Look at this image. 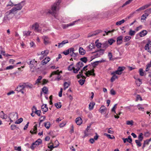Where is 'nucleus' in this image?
<instances>
[{
  "label": "nucleus",
  "instance_id": "bf43d9fd",
  "mask_svg": "<svg viewBox=\"0 0 151 151\" xmlns=\"http://www.w3.org/2000/svg\"><path fill=\"white\" fill-rule=\"evenodd\" d=\"M108 56L109 57V58L110 60H112V55L111 52H109L108 53Z\"/></svg>",
  "mask_w": 151,
  "mask_h": 151
},
{
  "label": "nucleus",
  "instance_id": "aec40b11",
  "mask_svg": "<svg viewBox=\"0 0 151 151\" xmlns=\"http://www.w3.org/2000/svg\"><path fill=\"white\" fill-rule=\"evenodd\" d=\"M68 41L67 40H65L59 43L58 47V48L62 47L65 44L68 43Z\"/></svg>",
  "mask_w": 151,
  "mask_h": 151
},
{
  "label": "nucleus",
  "instance_id": "4468645a",
  "mask_svg": "<svg viewBox=\"0 0 151 151\" xmlns=\"http://www.w3.org/2000/svg\"><path fill=\"white\" fill-rule=\"evenodd\" d=\"M123 37L122 36L118 37L116 39V44L117 45L121 44L123 42Z\"/></svg>",
  "mask_w": 151,
  "mask_h": 151
},
{
  "label": "nucleus",
  "instance_id": "ddd939ff",
  "mask_svg": "<svg viewBox=\"0 0 151 151\" xmlns=\"http://www.w3.org/2000/svg\"><path fill=\"white\" fill-rule=\"evenodd\" d=\"M24 88H29L30 89L35 88V86L31 83H24L23 84Z\"/></svg>",
  "mask_w": 151,
  "mask_h": 151
},
{
  "label": "nucleus",
  "instance_id": "69168bd1",
  "mask_svg": "<svg viewBox=\"0 0 151 151\" xmlns=\"http://www.w3.org/2000/svg\"><path fill=\"white\" fill-rule=\"evenodd\" d=\"M147 6L146 5H145L139 8V9L140 10V11H141V10H144L145 9L147 8Z\"/></svg>",
  "mask_w": 151,
  "mask_h": 151
},
{
  "label": "nucleus",
  "instance_id": "6ab92c4d",
  "mask_svg": "<svg viewBox=\"0 0 151 151\" xmlns=\"http://www.w3.org/2000/svg\"><path fill=\"white\" fill-rule=\"evenodd\" d=\"M75 122L78 125H80L82 123V119L80 117H78L76 119Z\"/></svg>",
  "mask_w": 151,
  "mask_h": 151
},
{
  "label": "nucleus",
  "instance_id": "0e129e2a",
  "mask_svg": "<svg viewBox=\"0 0 151 151\" xmlns=\"http://www.w3.org/2000/svg\"><path fill=\"white\" fill-rule=\"evenodd\" d=\"M147 6L146 5H145L139 8V9L140 10V11H141V10H144L145 9L147 8Z\"/></svg>",
  "mask_w": 151,
  "mask_h": 151
},
{
  "label": "nucleus",
  "instance_id": "f3484780",
  "mask_svg": "<svg viewBox=\"0 0 151 151\" xmlns=\"http://www.w3.org/2000/svg\"><path fill=\"white\" fill-rule=\"evenodd\" d=\"M116 74L115 72H113L111 73V74L113 75L111 79V82H113L116 79L118 78V76H116Z\"/></svg>",
  "mask_w": 151,
  "mask_h": 151
},
{
  "label": "nucleus",
  "instance_id": "dca6fc26",
  "mask_svg": "<svg viewBox=\"0 0 151 151\" xmlns=\"http://www.w3.org/2000/svg\"><path fill=\"white\" fill-rule=\"evenodd\" d=\"M94 70L93 69L90 70H88L87 72H86L85 73V74L86 76H89L90 75H93L94 76L95 74L94 73Z\"/></svg>",
  "mask_w": 151,
  "mask_h": 151
},
{
  "label": "nucleus",
  "instance_id": "052dcab7",
  "mask_svg": "<svg viewBox=\"0 0 151 151\" xmlns=\"http://www.w3.org/2000/svg\"><path fill=\"white\" fill-rule=\"evenodd\" d=\"M117 105V104H116L111 109V111H112L114 112L115 114H116L115 109L116 108V106Z\"/></svg>",
  "mask_w": 151,
  "mask_h": 151
},
{
  "label": "nucleus",
  "instance_id": "13d9d810",
  "mask_svg": "<svg viewBox=\"0 0 151 151\" xmlns=\"http://www.w3.org/2000/svg\"><path fill=\"white\" fill-rule=\"evenodd\" d=\"M34 113L37 114L38 116H40V113H41V111L40 110H37L35 111Z\"/></svg>",
  "mask_w": 151,
  "mask_h": 151
},
{
  "label": "nucleus",
  "instance_id": "3c124183",
  "mask_svg": "<svg viewBox=\"0 0 151 151\" xmlns=\"http://www.w3.org/2000/svg\"><path fill=\"white\" fill-rule=\"evenodd\" d=\"M69 86V84L66 82H65L64 84V89L65 90L66 88H68Z\"/></svg>",
  "mask_w": 151,
  "mask_h": 151
},
{
  "label": "nucleus",
  "instance_id": "39448f33",
  "mask_svg": "<svg viewBox=\"0 0 151 151\" xmlns=\"http://www.w3.org/2000/svg\"><path fill=\"white\" fill-rule=\"evenodd\" d=\"M27 63L29 65V67L31 69L35 68L37 65V62L34 59L30 60Z\"/></svg>",
  "mask_w": 151,
  "mask_h": 151
},
{
  "label": "nucleus",
  "instance_id": "473e14b6",
  "mask_svg": "<svg viewBox=\"0 0 151 151\" xmlns=\"http://www.w3.org/2000/svg\"><path fill=\"white\" fill-rule=\"evenodd\" d=\"M136 33V31L134 30H132V29H130L129 32V35L131 36H133Z\"/></svg>",
  "mask_w": 151,
  "mask_h": 151
},
{
  "label": "nucleus",
  "instance_id": "7c9ffc66",
  "mask_svg": "<svg viewBox=\"0 0 151 151\" xmlns=\"http://www.w3.org/2000/svg\"><path fill=\"white\" fill-rule=\"evenodd\" d=\"M34 143L35 145L37 147L42 143V141L41 139H38Z\"/></svg>",
  "mask_w": 151,
  "mask_h": 151
},
{
  "label": "nucleus",
  "instance_id": "680f3d73",
  "mask_svg": "<svg viewBox=\"0 0 151 151\" xmlns=\"http://www.w3.org/2000/svg\"><path fill=\"white\" fill-rule=\"evenodd\" d=\"M80 69L79 68H74L73 69V73H77Z\"/></svg>",
  "mask_w": 151,
  "mask_h": 151
},
{
  "label": "nucleus",
  "instance_id": "0eeeda50",
  "mask_svg": "<svg viewBox=\"0 0 151 151\" xmlns=\"http://www.w3.org/2000/svg\"><path fill=\"white\" fill-rule=\"evenodd\" d=\"M10 14H7L4 17L3 20V23H5V24H7L9 22V20L10 19Z\"/></svg>",
  "mask_w": 151,
  "mask_h": 151
},
{
  "label": "nucleus",
  "instance_id": "09e8293b",
  "mask_svg": "<svg viewBox=\"0 0 151 151\" xmlns=\"http://www.w3.org/2000/svg\"><path fill=\"white\" fill-rule=\"evenodd\" d=\"M126 124L127 125H132L133 124V122L132 120L127 121H126Z\"/></svg>",
  "mask_w": 151,
  "mask_h": 151
},
{
  "label": "nucleus",
  "instance_id": "4d7b16f0",
  "mask_svg": "<svg viewBox=\"0 0 151 151\" xmlns=\"http://www.w3.org/2000/svg\"><path fill=\"white\" fill-rule=\"evenodd\" d=\"M14 66H13L12 65H9L6 68L5 70H10V69H12L13 68H14Z\"/></svg>",
  "mask_w": 151,
  "mask_h": 151
},
{
  "label": "nucleus",
  "instance_id": "cd10ccee",
  "mask_svg": "<svg viewBox=\"0 0 151 151\" xmlns=\"http://www.w3.org/2000/svg\"><path fill=\"white\" fill-rule=\"evenodd\" d=\"M42 110L44 112H46L48 110V108L47 106V104H45L43 105L41 107Z\"/></svg>",
  "mask_w": 151,
  "mask_h": 151
},
{
  "label": "nucleus",
  "instance_id": "393cba45",
  "mask_svg": "<svg viewBox=\"0 0 151 151\" xmlns=\"http://www.w3.org/2000/svg\"><path fill=\"white\" fill-rule=\"evenodd\" d=\"M79 52L80 54L82 55H84L86 51L82 47H80L79 49Z\"/></svg>",
  "mask_w": 151,
  "mask_h": 151
},
{
  "label": "nucleus",
  "instance_id": "2eb2a0df",
  "mask_svg": "<svg viewBox=\"0 0 151 151\" xmlns=\"http://www.w3.org/2000/svg\"><path fill=\"white\" fill-rule=\"evenodd\" d=\"M50 60V58L48 57H46L43 60L41 63L42 65H44L46 64Z\"/></svg>",
  "mask_w": 151,
  "mask_h": 151
},
{
  "label": "nucleus",
  "instance_id": "a18cd8bd",
  "mask_svg": "<svg viewBox=\"0 0 151 151\" xmlns=\"http://www.w3.org/2000/svg\"><path fill=\"white\" fill-rule=\"evenodd\" d=\"M141 142V141H139L138 140H135V143L138 147H141L142 145V144L140 142Z\"/></svg>",
  "mask_w": 151,
  "mask_h": 151
},
{
  "label": "nucleus",
  "instance_id": "b1692460",
  "mask_svg": "<svg viewBox=\"0 0 151 151\" xmlns=\"http://www.w3.org/2000/svg\"><path fill=\"white\" fill-rule=\"evenodd\" d=\"M109 46L108 43L107 41L104 42L102 43V47L103 50H105Z\"/></svg>",
  "mask_w": 151,
  "mask_h": 151
},
{
  "label": "nucleus",
  "instance_id": "338daca9",
  "mask_svg": "<svg viewBox=\"0 0 151 151\" xmlns=\"http://www.w3.org/2000/svg\"><path fill=\"white\" fill-rule=\"evenodd\" d=\"M101 62V61H98L96 62H94L93 64V66H95L97 65H98L99 62Z\"/></svg>",
  "mask_w": 151,
  "mask_h": 151
},
{
  "label": "nucleus",
  "instance_id": "9b49d317",
  "mask_svg": "<svg viewBox=\"0 0 151 151\" xmlns=\"http://www.w3.org/2000/svg\"><path fill=\"white\" fill-rule=\"evenodd\" d=\"M124 67H119L117 70L114 71L117 74L121 75L122 73V71L125 69Z\"/></svg>",
  "mask_w": 151,
  "mask_h": 151
},
{
  "label": "nucleus",
  "instance_id": "7ed1b4c3",
  "mask_svg": "<svg viewBox=\"0 0 151 151\" xmlns=\"http://www.w3.org/2000/svg\"><path fill=\"white\" fill-rule=\"evenodd\" d=\"M53 75H55L57 76V77L54 79L55 81H59L60 80V75L59 73L58 70L56 71H54L52 72L50 76V77H52Z\"/></svg>",
  "mask_w": 151,
  "mask_h": 151
},
{
  "label": "nucleus",
  "instance_id": "c9c22d12",
  "mask_svg": "<svg viewBox=\"0 0 151 151\" xmlns=\"http://www.w3.org/2000/svg\"><path fill=\"white\" fill-rule=\"evenodd\" d=\"M148 14L147 13H145L142 15L141 17V19L142 20H145L146 18L148 16Z\"/></svg>",
  "mask_w": 151,
  "mask_h": 151
},
{
  "label": "nucleus",
  "instance_id": "f704fd0d",
  "mask_svg": "<svg viewBox=\"0 0 151 151\" xmlns=\"http://www.w3.org/2000/svg\"><path fill=\"white\" fill-rule=\"evenodd\" d=\"M50 123L49 122H46L44 123L45 127L47 129H48L49 128L50 126Z\"/></svg>",
  "mask_w": 151,
  "mask_h": 151
},
{
  "label": "nucleus",
  "instance_id": "e433bc0d",
  "mask_svg": "<svg viewBox=\"0 0 151 151\" xmlns=\"http://www.w3.org/2000/svg\"><path fill=\"white\" fill-rule=\"evenodd\" d=\"M104 135L111 139H113L115 138V137L114 136H112V137L110 134H108L106 133H104Z\"/></svg>",
  "mask_w": 151,
  "mask_h": 151
},
{
  "label": "nucleus",
  "instance_id": "a878e982",
  "mask_svg": "<svg viewBox=\"0 0 151 151\" xmlns=\"http://www.w3.org/2000/svg\"><path fill=\"white\" fill-rule=\"evenodd\" d=\"M17 11L15 8H13L11 10H10L7 13L8 14H10V15L11 16L12 14H14L16 13V11Z\"/></svg>",
  "mask_w": 151,
  "mask_h": 151
},
{
  "label": "nucleus",
  "instance_id": "a19ab883",
  "mask_svg": "<svg viewBox=\"0 0 151 151\" xmlns=\"http://www.w3.org/2000/svg\"><path fill=\"white\" fill-rule=\"evenodd\" d=\"M143 134L142 133H139V135L138 137V139L139 141H142L143 139V137L142 136Z\"/></svg>",
  "mask_w": 151,
  "mask_h": 151
},
{
  "label": "nucleus",
  "instance_id": "4c0bfd02",
  "mask_svg": "<svg viewBox=\"0 0 151 151\" xmlns=\"http://www.w3.org/2000/svg\"><path fill=\"white\" fill-rule=\"evenodd\" d=\"M131 39V37L130 36H125L124 39V42H125Z\"/></svg>",
  "mask_w": 151,
  "mask_h": 151
},
{
  "label": "nucleus",
  "instance_id": "1a4fd4ad",
  "mask_svg": "<svg viewBox=\"0 0 151 151\" xmlns=\"http://www.w3.org/2000/svg\"><path fill=\"white\" fill-rule=\"evenodd\" d=\"M145 49L148 52L151 53V44L149 41H148L145 46Z\"/></svg>",
  "mask_w": 151,
  "mask_h": 151
},
{
  "label": "nucleus",
  "instance_id": "ea45409f",
  "mask_svg": "<svg viewBox=\"0 0 151 151\" xmlns=\"http://www.w3.org/2000/svg\"><path fill=\"white\" fill-rule=\"evenodd\" d=\"M125 22V20L123 19L121 21H118L116 23V25H120L122 24L123 23Z\"/></svg>",
  "mask_w": 151,
  "mask_h": 151
},
{
  "label": "nucleus",
  "instance_id": "72a5a7b5",
  "mask_svg": "<svg viewBox=\"0 0 151 151\" xmlns=\"http://www.w3.org/2000/svg\"><path fill=\"white\" fill-rule=\"evenodd\" d=\"M95 104L94 103L92 102H91L89 105V108L90 110H92L93 107Z\"/></svg>",
  "mask_w": 151,
  "mask_h": 151
},
{
  "label": "nucleus",
  "instance_id": "6e6552de",
  "mask_svg": "<svg viewBox=\"0 0 151 151\" xmlns=\"http://www.w3.org/2000/svg\"><path fill=\"white\" fill-rule=\"evenodd\" d=\"M104 51L105 50H102V49H100L98 50L96 52V53L95 54V57H100V56L104 54Z\"/></svg>",
  "mask_w": 151,
  "mask_h": 151
},
{
  "label": "nucleus",
  "instance_id": "603ef678",
  "mask_svg": "<svg viewBox=\"0 0 151 151\" xmlns=\"http://www.w3.org/2000/svg\"><path fill=\"white\" fill-rule=\"evenodd\" d=\"M85 81V79H80L78 81L79 84L81 85H82L83 84Z\"/></svg>",
  "mask_w": 151,
  "mask_h": 151
},
{
  "label": "nucleus",
  "instance_id": "e2e57ef3",
  "mask_svg": "<svg viewBox=\"0 0 151 151\" xmlns=\"http://www.w3.org/2000/svg\"><path fill=\"white\" fill-rule=\"evenodd\" d=\"M69 49L63 52V53L65 55H67L69 53Z\"/></svg>",
  "mask_w": 151,
  "mask_h": 151
},
{
  "label": "nucleus",
  "instance_id": "5fc2aeb1",
  "mask_svg": "<svg viewBox=\"0 0 151 151\" xmlns=\"http://www.w3.org/2000/svg\"><path fill=\"white\" fill-rule=\"evenodd\" d=\"M42 79V77L40 76H39L38 77V79H37V80H36L35 84L40 83V81Z\"/></svg>",
  "mask_w": 151,
  "mask_h": 151
},
{
  "label": "nucleus",
  "instance_id": "412c9836",
  "mask_svg": "<svg viewBox=\"0 0 151 151\" xmlns=\"http://www.w3.org/2000/svg\"><path fill=\"white\" fill-rule=\"evenodd\" d=\"M32 33L31 31H24L23 32V35L25 37L29 35L30 34Z\"/></svg>",
  "mask_w": 151,
  "mask_h": 151
},
{
  "label": "nucleus",
  "instance_id": "774afa93",
  "mask_svg": "<svg viewBox=\"0 0 151 151\" xmlns=\"http://www.w3.org/2000/svg\"><path fill=\"white\" fill-rule=\"evenodd\" d=\"M128 142L129 143H131L132 142V140L131 138V136H129L127 138Z\"/></svg>",
  "mask_w": 151,
  "mask_h": 151
},
{
  "label": "nucleus",
  "instance_id": "49530a36",
  "mask_svg": "<svg viewBox=\"0 0 151 151\" xmlns=\"http://www.w3.org/2000/svg\"><path fill=\"white\" fill-rule=\"evenodd\" d=\"M151 141V137L149 139H146L144 141V144L146 145H148L149 144V142Z\"/></svg>",
  "mask_w": 151,
  "mask_h": 151
},
{
  "label": "nucleus",
  "instance_id": "79ce46f5",
  "mask_svg": "<svg viewBox=\"0 0 151 151\" xmlns=\"http://www.w3.org/2000/svg\"><path fill=\"white\" fill-rule=\"evenodd\" d=\"M136 84L137 86H139L142 83V81L141 79L138 78L136 81Z\"/></svg>",
  "mask_w": 151,
  "mask_h": 151
},
{
  "label": "nucleus",
  "instance_id": "864d4df0",
  "mask_svg": "<svg viewBox=\"0 0 151 151\" xmlns=\"http://www.w3.org/2000/svg\"><path fill=\"white\" fill-rule=\"evenodd\" d=\"M83 71L82 70H81V72H80L79 73V74H78L77 76V78H80V77H82L83 76V75L82 74Z\"/></svg>",
  "mask_w": 151,
  "mask_h": 151
},
{
  "label": "nucleus",
  "instance_id": "de8ad7c7",
  "mask_svg": "<svg viewBox=\"0 0 151 151\" xmlns=\"http://www.w3.org/2000/svg\"><path fill=\"white\" fill-rule=\"evenodd\" d=\"M23 118H20L19 119H18V120L17 121L15 122V124H19L23 121Z\"/></svg>",
  "mask_w": 151,
  "mask_h": 151
},
{
  "label": "nucleus",
  "instance_id": "6e6d98bb",
  "mask_svg": "<svg viewBox=\"0 0 151 151\" xmlns=\"http://www.w3.org/2000/svg\"><path fill=\"white\" fill-rule=\"evenodd\" d=\"M139 75L141 76H143L144 75V73L142 69H139Z\"/></svg>",
  "mask_w": 151,
  "mask_h": 151
},
{
  "label": "nucleus",
  "instance_id": "20e7f679",
  "mask_svg": "<svg viewBox=\"0 0 151 151\" xmlns=\"http://www.w3.org/2000/svg\"><path fill=\"white\" fill-rule=\"evenodd\" d=\"M8 117L9 119H12L14 120H15L18 118V114L17 113L11 112L9 114Z\"/></svg>",
  "mask_w": 151,
  "mask_h": 151
},
{
  "label": "nucleus",
  "instance_id": "58836bf2",
  "mask_svg": "<svg viewBox=\"0 0 151 151\" xmlns=\"http://www.w3.org/2000/svg\"><path fill=\"white\" fill-rule=\"evenodd\" d=\"M115 42V40L111 38L108 40L107 42L110 45H111L112 44Z\"/></svg>",
  "mask_w": 151,
  "mask_h": 151
},
{
  "label": "nucleus",
  "instance_id": "5701e85b",
  "mask_svg": "<svg viewBox=\"0 0 151 151\" xmlns=\"http://www.w3.org/2000/svg\"><path fill=\"white\" fill-rule=\"evenodd\" d=\"M24 89L23 84L20 85L16 88L15 90L20 92Z\"/></svg>",
  "mask_w": 151,
  "mask_h": 151
},
{
  "label": "nucleus",
  "instance_id": "f257e3e1",
  "mask_svg": "<svg viewBox=\"0 0 151 151\" xmlns=\"http://www.w3.org/2000/svg\"><path fill=\"white\" fill-rule=\"evenodd\" d=\"M60 2L58 1L55 3L52 6L51 10H49L48 12L49 13L53 15L57 19L58 18H57L56 15L57 10H58L59 9Z\"/></svg>",
  "mask_w": 151,
  "mask_h": 151
},
{
  "label": "nucleus",
  "instance_id": "8fccbe9b",
  "mask_svg": "<svg viewBox=\"0 0 151 151\" xmlns=\"http://www.w3.org/2000/svg\"><path fill=\"white\" fill-rule=\"evenodd\" d=\"M73 63L70 65L68 67V70L70 71H71L72 70H73L74 68V67L73 66Z\"/></svg>",
  "mask_w": 151,
  "mask_h": 151
},
{
  "label": "nucleus",
  "instance_id": "bb28decb",
  "mask_svg": "<svg viewBox=\"0 0 151 151\" xmlns=\"http://www.w3.org/2000/svg\"><path fill=\"white\" fill-rule=\"evenodd\" d=\"M84 65L83 64L82 62L79 61L78 62L76 65V67L79 68L80 69Z\"/></svg>",
  "mask_w": 151,
  "mask_h": 151
},
{
  "label": "nucleus",
  "instance_id": "c03bdc74",
  "mask_svg": "<svg viewBox=\"0 0 151 151\" xmlns=\"http://www.w3.org/2000/svg\"><path fill=\"white\" fill-rule=\"evenodd\" d=\"M42 91L45 93V94H46L47 93L48 91V90L47 88L46 87H44L42 88Z\"/></svg>",
  "mask_w": 151,
  "mask_h": 151
},
{
  "label": "nucleus",
  "instance_id": "c85d7f7f",
  "mask_svg": "<svg viewBox=\"0 0 151 151\" xmlns=\"http://www.w3.org/2000/svg\"><path fill=\"white\" fill-rule=\"evenodd\" d=\"M95 44L96 46L97 47V48H100L101 47H102V44L99 42V40H96L95 42Z\"/></svg>",
  "mask_w": 151,
  "mask_h": 151
},
{
  "label": "nucleus",
  "instance_id": "4be33fe9",
  "mask_svg": "<svg viewBox=\"0 0 151 151\" xmlns=\"http://www.w3.org/2000/svg\"><path fill=\"white\" fill-rule=\"evenodd\" d=\"M76 22H77V21H75L73 22L70 23L69 24L64 25L63 26V28L65 29L68 28L69 26H72L74 25L75 24V23Z\"/></svg>",
  "mask_w": 151,
  "mask_h": 151
},
{
  "label": "nucleus",
  "instance_id": "2f4dec72",
  "mask_svg": "<svg viewBox=\"0 0 151 151\" xmlns=\"http://www.w3.org/2000/svg\"><path fill=\"white\" fill-rule=\"evenodd\" d=\"M106 109V107L104 106H102L100 108L99 111L101 113H102L104 112L105 110Z\"/></svg>",
  "mask_w": 151,
  "mask_h": 151
},
{
  "label": "nucleus",
  "instance_id": "f03ea898",
  "mask_svg": "<svg viewBox=\"0 0 151 151\" xmlns=\"http://www.w3.org/2000/svg\"><path fill=\"white\" fill-rule=\"evenodd\" d=\"M44 26V24H39L37 22H35L30 26L31 29L34 30L35 32H40L42 30V28Z\"/></svg>",
  "mask_w": 151,
  "mask_h": 151
},
{
  "label": "nucleus",
  "instance_id": "c756f323",
  "mask_svg": "<svg viewBox=\"0 0 151 151\" xmlns=\"http://www.w3.org/2000/svg\"><path fill=\"white\" fill-rule=\"evenodd\" d=\"M0 117L3 119H6L7 118V115L5 114L3 111H1L0 113Z\"/></svg>",
  "mask_w": 151,
  "mask_h": 151
},
{
  "label": "nucleus",
  "instance_id": "f8f14e48",
  "mask_svg": "<svg viewBox=\"0 0 151 151\" xmlns=\"http://www.w3.org/2000/svg\"><path fill=\"white\" fill-rule=\"evenodd\" d=\"M101 32V30H97L93 32H91L88 34V37H89L94 36L96 35L99 33Z\"/></svg>",
  "mask_w": 151,
  "mask_h": 151
},
{
  "label": "nucleus",
  "instance_id": "a211bd4d",
  "mask_svg": "<svg viewBox=\"0 0 151 151\" xmlns=\"http://www.w3.org/2000/svg\"><path fill=\"white\" fill-rule=\"evenodd\" d=\"M147 31L145 30H144L138 34L137 35V36L139 35L140 37H143L146 35L147 34Z\"/></svg>",
  "mask_w": 151,
  "mask_h": 151
},
{
  "label": "nucleus",
  "instance_id": "423d86ee",
  "mask_svg": "<svg viewBox=\"0 0 151 151\" xmlns=\"http://www.w3.org/2000/svg\"><path fill=\"white\" fill-rule=\"evenodd\" d=\"M24 5V1H22L18 4L14 5V6H16V7H14V8H15L17 10H20L22 9L23 6Z\"/></svg>",
  "mask_w": 151,
  "mask_h": 151
},
{
  "label": "nucleus",
  "instance_id": "9d476101",
  "mask_svg": "<svg viewBox=\"0 0 151 151\" xmlns=\"http://www.w3.org/2000/svg\"><path fill=\"white\" fill-rule=\"evenodd\" d=\"M42 39L43 40L44 43L45 45H47L50 43L49 38L48 37L44 36L42 37Z\"/></svg>",
  "mask_w": 151,
  "mask_h": 151
},
{
  "label": "nucleus",
  "instance_id": "37998d69",
  "mask_svg": "<svg viewBox=\"0 0 151 151\" xmlns=\"http://www.w3.org/2000/svg\"><path fill=\"white\" fill-rule=\"evenodd\" d=\"M80 60L85 63H86L87 61V58L85 57L81 58Z\"/></svg>",
  "mask_w": 151,
  "mask_h": 151
}]
</instances>
